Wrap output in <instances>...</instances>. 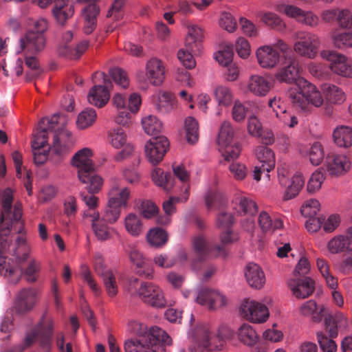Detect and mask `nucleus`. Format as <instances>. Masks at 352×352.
I'll list each match as a JSON object with an SVG mask.
<instances>
[{
    "instance_id": "32",
    "label": "nucleus",
    "mask_w": 352,
    "mask_h": 352,
    "mask_svg": "<svg viewBox=\"0 0 352 352\" xmlns=\"http://www.w3.org/2000/svg\"><path fill=\"white\" fill-rule=\"evenodd\" d=\"M95 270L98 275L102 278L108 295L114 297L118 293L116 277L111 271L105 268L100 258L95 265Z\"/></svg>"
},
{
    "instance_id": "41",
    "label": "nucleus",
    "mask_w": 352,
    "mask_h": 352,
    "mask_svg": "<svg viewBox=\"0 0 352 352\" xmlns=\"http://www.w3.org/2000/svg\"><path fill=\"white\" fill-rule=\"evenodd\" d=\"M109 93L103 85H95L92 87L87 95V100L89 104L97 107H102L109 101Z\"/></svg>"
},
{
    "instance_id": "6",
    "label": "nucleus",
    "mask_w": 352,
    "mask_h": 352,
    "mask_svg": "<svg viewBox=\"0 0 352 352\" xmlns=\"http://www.w3.org/2000/svg\"><path fill=\"white\" fill-rule=\"evenodd\" d=\"M142 104L141 96L136 92L126 96L124 94L116 92L111 98V105L116 111L113 120L118 125L129 126L131 122V113H137Z\"/></svg>"
},
{
    "instance_id": "49",
    "label": "nucleus",
    "mask_w": 352,
    "mask_h": 352,
    "mask_svg": "<svg viewBox=\"0 0 352 352\" xmlns=\"http://www.w3.org/2000/svg\"><path fill=\"white\" fill-rule=\"evenodd\" d=\"M148 244L155 248L164 246L168 241V234L165 230L158 228L150 229L146 234Z\"/></svg>"
},
{
    "instance_id": "60",
    "label": "nucleus",
    "mask_w": 352,
    "mask_h": 352,
    "mask_svg": "<svg viewBox=\"0 0 352 352\" xmlns=\"http://www.w3.org/2000/svg\"><path fill=\"white\" fill-rule=\"evenodd\" d=\"M324 180L325 176L321 171L316 170L314 172L307 182V192L311 194H314L319 191Z\"/></svg>"
},
{
    "instance_id": "40",
    "label": "nucleus",
    "mask_w": 352,
    "mask_h": 352,
    "mask_svg": "<svg viewBox=\"0 0 352 352\" xmlns=\"http://www.w3.org/2000/svg\"><path fill=\"white\" fill-rule=\"evenodd\" d=\"M79 180L86 184V189L89 193H98L102 188L104 181L102 177L94 170L87 171L78 176Z\"/></svg>"
},
{
    "instance_id": "30",
    "label": "nucleus",
    "mask_w": 352,
    "mask_h": 352,
    "mask_svg": "<svg viewBox=\"0 0 352 352\" xmlns=\"http://www.w3.org/2000/svg\"><path fill=\"white\" fill-rule=\"evenodd\" d=\"M93 153L89 148H83L77 151L72 159V164L78 170V176L87 171L94 170V165L91 160Z\"/></svg>"
},
{
    "instance_id": "51",
    "label": "nucleus",
    "mask_w": 352,
    "mask_h": 352,
    "mask_svg": "<svg viewBox=\"0 0 352 352\" xmlns=\"http://www.w3.org/2000/svg\"><path fill=\"white\" fill-rule=\"evenodd\" d=\"M233 138L234 130L231 123L228 121L223 122L217 139L219 148H223L224 147L229 146L232 144Z\"/></svg>"
},
{
    "instance_id": "45",
    "label": "nucleus",
    "mask_w": 352,
    "mask_h": 352,
    "mask_svg": "<svg viewBox=\"0 0 352 352\" xmlns=\"http://www.w3.org/2000/svg\"><path fill=\"white\" fill-rule=\"evenodd\" d=\"M155 105L158 111L167 113L176 108L177 101L172 94L162 91L158 94Z\"/></svg>"
},
{
    "instance_id": "53",
    "label": "nucleus",
    "mask_w": 352,
    "mask_h": 352,
    "mask_svg": "<svg viewBox=\"0 0 352 352\" xmlns=\"http://www.w3.org/2000/svg\"><path fill=\"white\" fill-rule=\"evenodd\" d=\"M233 45L231 43H223L219 50L214 54V59L223 67L233 63Z\"/></svg>"
},
{
    "instance_id": "61",
    "label": "nucleus",
    "mask_w": 352,
    "mask_h": 352,
    "mask_svg": "<svg viewBox=\"0 0 352 352\" xmlns=\"http://www.w3.org/2000/svg\"><path fill=\"white\" fill-rule=\"evenodd\" d=\"M219 24L222 29L230 33L234 32L238 27L236 19L228 12L221 13Z\"/></svg>"
},
{
    "instance_id": "2",
    "label": "nucleus",
    "mask_w": 352,
    "mask_h": 352,
    "mask_svg": "<svg viewBox=\"0 0 352 352\" xmlns=\"http://www.w3.org/2000/svg\"><path fill=\"white\" fill-rule=\"evenodd\" d=\"M22 217V206L15 204L12 216L10 212L6 214L0 212V258H6L8 254L13 256L15 265L0 263V272L5 270L4 276L13 284L19 282L22 274L19 263L27 259L30 248L24 236H19L15 240L12 250L10 248L11 241L10 232L13 221H18ZM12 260V258H10Z\"/></svg>"
},
{
    "instance_id": "58",
    "label": "nucleus",
    "mask_w": 352,
    "mask_h": 352,
    "mask_svg": "<svg viewBox=\"0 0 352 352\" xmlns=\"http://www.w3.org/2000/svg\"><path fill=\"white\" fill-rule=\"evenodd\" d=\"M189 197V186H186L185 190L179 197H171L163 203V209L166 214H173L176 209L175 204L178 202H185Z\"/></svg>"
},
{
    "instance_id": "8",
    "label": "nucleus",
    "mask_w": 352,
    "mask_h": 352,
    "mask_svg": "<svg viewBox=\"0 0 352 352\" xmlns=\"http://www.w3.org/2000/svg\"><path fill=\"white\" fill-rule=\"evenodd\" d=\"M265 302L245 298L239 306V314L245 320L254 324L265 322L270 318V311Z\"/></svg>"
},
{
    "instance_id": "43",
    "label": "nucleus",
    "mask_w": 352,
    "mask_h": 352,
    "mask_svg": "<svg viewBox=\"0 0 352 352\" xmlns=\"http://www.w3.org/2000/svg\"><path fill=\"white\" fill-rule=\"evenodd\" d=\"M258 223L261 230L265 233L272 234L283 228V223L280 219H272L268 212L261 211L258 215Z\"/></svg>"
},
{
    "instance_id": "64",
    "label": "nucleus",
    "mask_w": 352,
    "mask_h": 352,
    "mask_svg": "<svg viewBox=\"0 0 352 352\" xmlns=\"http://www.w3.org/2000/svg\"><path fill=\"white\" fill-rule=\"evenodd\" d=\"M316 338L323 352H336L338 346L334 340L328 338L322 331L316 332Z\"/></svg>"
},
{
    "instance_id": "16",
    "label": "nucleus",
    "mask_w": 352,
    "mask_h": 352,
    "mask_svg": "<svg viewBox=\"0 0 352 352\" xmlns=\"http://www.w3.org/2000/svg\"><path fill=\"white\" fill-rule=\"evenodd\" d=\"M169 146L168 139L163 135L157 136L149 140L144 146L146 159L153 165L161 162Z\"/></svg>"
},
{
    "instance_id": "14",
    "label": "nucleus",
    "mask_w": 352,
    "mask_h": 352,
    "mask_svg": "<svg viewBox=\"0 0 352 352\" xmlns=\"http://www.w3.org/2000/svg\"><path fill=\"white\" fill-rule=\"evenodd\" d=\"M46 45L45 36L36 34L33 31H27L21 37L16 48V53L23 54H38L42 52Z\"/></svg>"
},
{
    "instance_id": "24",
    "label": "nucleus",
    "mask_w": 352,
    "mask_h": 352,
    "mask_svg": "<svg viewBox=\"0 0 352 352\" xmlns=\"http://www.w3.org/2000/svg\"><path fill=\"white\" fill-rule=\"evenodd\" d=\"M107 201L126 208L131 196V190L127 186H121L118 180L112 179L107 194Z\"/></svg>"
},
{
    "instance_id": "15",
    "label": "nucleus",
    "mask_w": 352,
    "mask_h": 352,
    "mask_svg": "<svg viewBox=\"0 0 352 352\" xmlns=\"http://www.w3.org/2000/svg\"><path fill=\"white\" fill-rule=\"evenodd\" d=\"M163 344L160 338L136 337L126 340L124 343V352H163Z\"/></svg>"
},
{
    "instance_id": "56",
    "label": "nucleus",
    "mask_w": 352,
    "mask_h": 352,
    "mask_svg": "<svg viewBox=\"0 0 352 352\" xmlns=\"http://www.w3.org/2000/svg\"><path fill=\"white\" fill-rule=\"evenodd\" d=\"M184 129L186 140L190 144H195L199 139V124L197 120L188 116L184 120Z\"/></svg>"
},
{
    "instance_id": "22",
    "label": "nucleus",
    "mask_w": 352,
    "mask_h": 352,
    "mask_svg": "<svg viewBox=\"0 0 352 352\" xmlns=\"http://www.w3.org/2000/svg\"><path fill=\"white\" fill-rule=\"evenodd\" d=\"M83 217L90 219L93 232L98 240L104 241L111 238V231L113 229L108 226V223L101 219L99 212H84Z\"/></svg>"
},
{
    "instance_id": "28",
    "label": "nucleus",
    "mask_w": 352,
    "mask_h": 352,
    "mask_svg": "<svg viewBox=\"0 0 352 352\" xmlns=\"http://www.w3.org/2000/svg\"><path fill=\"white\" fill-rule=\"evenodd\" d=\"M52 12L56 23L60 26H65L73 16L74 7L69 0H54Z\"/></svg>"
},
{
    "instance_id": "44",
    "label": "nucleus",
    "mask_w": 352,
    "mask_h": 352,
    "mask_svg": "<svg viewBox=\"0 0 352 352\" xmlns=\"http://www.w3.org/2000/svg\"><path fill=\"white\" fill-rule=\"evenodd\" d=\"M349 245L350 241L347 236L337 234L328 241L326 248L329 254L335 255L344 252Z\"/></svg>"
},
{
    "instance_id": "35",
    "label": "nucleus",
    "mask_w": 352,
    "mask_h": 352,
    "mask_svg": "<svg viewBox=\"0 0 352 352\" xmlns=\"http://www.w3.org/2000/svg\"><path fill=\"white\" fill-rule=\"evenodd\" d=\"M299 313L304 317H310L313 322H320L322 320L323 313L327 308L324 305L318 307L316 302L309 300L299 307Z\"/></svg>"
},
{
    "instance_id": "12",
    "label": "nucleus",
    "mask_w": 352,
    "mask_h": 352,
    "mask_svg": "<svg viewBox=\"0 0 352 352\" xmlns=\"http://www.w3.org/2000/svg\"><path fill=\"white\" fill-rule=\"evenodd\" d=\"M166 67L164 62L157 58H150L145 65V74L139 72L137 79L140 84L161 85L164 78Z\"/></svg>"
},
{
    "instance_id": "10",
    "label": "nucleus",
    "mask_w": 352,
    "mask_h": 352,
    "mask_svg": "<svg viewBox=\"0 0 352 352\" xmlns=\"http://www.w3.org/2000/svg\"><path fill=\"white\" fill-rule=\"evenodd\" d=\"M107 141L115 149H122L114 156L116 162L130 157L135 151L134 146L128 141L126 132L121 128L114 127L107 132Z\"/></svg>"
},
{
    "instance_id": "59",
    "label": "nucleus",
    "mask_w": 352,
    "mask_h": 352,
    "mask_svg": "<svg viewBox=\"0 0 352 352\" xmlns=\"http://www.w3.org/2000/svg\"><path fill=\"white\" fill-rule=\"evenodd\" d=\"M320 210L319 201L314 198L305 200L300 208V212L305 217H315Z\"/></svg>"
},
{
    "instance_id": "23",
    "label": "nucleus",
    "mask_w": 352,
    "mask_h": 352,
    "mask_svg": "<svg viewBox=\"0 0 352 352\" xmlns=\"http://www.w3.org/2000/svg\"><path fill=\"white\" fill-rule=\"evenodd\" d=\"M272 88V83L266 77L260 74H252L249 76L245 91L256 97L266 96Z\"/></svg>"
},
{
    "instance_id": "39",
    "label": "nucleus",
    "mask_w": 352,
    "mask_h": 352,
    "mask_svg": "<svg viewBox=\"0 0 352 352\" xmlns=\"http://www.w3.org/2000/svg\"><path fill=\"white\" fill-rule=\"evenodd\" d=\"M213 97L217 104L221 107H229L234 100L232 89L225 85H218L213 89Z\"/></svg>"
},
{
    "instance_id": "5",
    "label": "nucleus",
    "mask_w": 352,
    "mask_h": 352,
    "mask_svg": "<svg viewBox=\"0 0 352 352\" xmlns=\"http://www.w3.org/2000/svg\"><path fill=\"white\" fill-rule=\"evenodd\" d=\"M126 290L131 296H138L153 307L163 308L166 305L163 290L153 283L140 281L137 278L131 277L128 280Z\"/></svg>"
},
{
    "instance_id": "11",
    "label": "nucleus",
    "mask_w": 352,
    "mask_h": 352,
    "mask_svg": "<svg viewBox=\"0 0 352 352\" xmlns=\"http://www.w3.org/2000/svg\"><path fill=\"white\" fill-rule=\"evenodd\" d=\"M278 179L280 186L284 188L283 201L295 198L305 184L302 176L300 174L289 176V171L285 168H278Z\"/></svg>"
},
{
    "instance_id": "27",
    "label": "nucleus",
    "mask_w": 352,
    "mask_h": 352,
    "mask_svg": "<svg viewBox=\"0 0 352 352\" xmlns=\"http://www.w3.org/2000/svg\"><path fill=\"white\" fill-rule=\"evenodd\" d=\"M287 285L293 295L300 299L308 298L315 289V281L310 277L302 280L292 278L288 280Z\"/></svg>"
},
{
    "instance_id": "9",
    "label": "nucleus",
    "mask_w": 352,
    "mask_h": 352,
    "mask_svg": "<svg viewBox=\"0 0 352 352\" xmlns=\"http://www.w3.org/2000/svg\"><path fill=\"white\" fill-rule=\"evenodd\" d=\"M294 38L296 41L293 48L297 54L310 59L317 56L320 46V40L317 34L310 32L298 31L295 33Z\"/></svg>"
},
{
    "instance_id": "52",
    "label": "nucleus",
    "mask_w": 352,
    "mask_h": 352,
    "mask_svg": "<svg viewBox=\"0 0 352 352\" xmlns=\"http://www.w3.org/2000/svg\"><path fill=\"white\" fill-rule=\"evenodd\" d=\"M121 206L107 201L102 210L101 219L109 224L116 223L121 216Z\"/></svg>"
},
{
    "instance_id": "26",
    "label": "nucleus",
    "mask_w": 352,
    "mask_h": 352,
    "mask_svg": "<svg viewBox=\"0 0 352 352\" xmlns=\"http://www.w3.org/2000/svg\"><path fill=\"white\" fill-rule=\"evenodd\" d=\"M244 275L248 285L255 289L263 288L266 283V277L262 267L255 263H248L244 269Z\"/></svg>"
},
{
    "instance_id": "34",
    "label": "nucleus",
    "mask_w": 352,
    "mask_h": 352,
    "mask_svg": "<svg viewBox=\"0 0 352 352\" xmlns=\"http://www.w3.org/2000/svg\"><path fill=\"white\" fill-rule=\"evenodd\" d=\"M333 143L340 148L352 146V127L346 125L336 126L332 133Z\"/></svg>"
},
{
    "instance_id": "31",
    "label": "nucleus",
    "mask_w": 352,
    "mask_h": 352,
    "mask_svg": "<svg viewBox=\"0 0 352 352\" xmlns=\"http://www.w3.org/2000/svg\"><path fill=\"white\" fill-rule=\"evenodd\" d=\"M37 298V292L34 289H23L16 295L14 308L18 313L29 311L34 307Z\"/></svg>"
},
{
    "instance_id": "57",
    "label": "nucleus",
    "mask_w": 352,
    "mask_h": 352,
    "mask_svg": "<svg viewBox=\"0 0 352 352\" xmlns=\"http://www.w3.org/2000/svg\"><path fill=\"white\" fill-rule=\"evenodd\" d=\"M307 157L314 166L320 164L324 158V151L319 142H314L307 152Z\"/></svg>"
},
{
    "instance_id": "4",
    "label": "nucleus",
    "mask_w": 352,
    "mask_h": 352,
    "mask_svg": "<svg viewBox=\"0 0 352 352\" xmlns=\"http://www.w3.org/2000/svg\"><path fill=\"white\" fill-rule=\"evenodd\" d=\"M208 327H203L197 331L194 345L190 346L191 352H208V350H221L227 339L232 336V331L225 323L220 324L215 336H210Z\"/></svg>"
},
{
    "instance_id": "13",
    "label": "nucleus",
    "mask_w": 352,
    "mask_h": 352,
    "mask_svg": "<svg viewBox=\"0 0 352 352\" xmlns=\"http://www.w3.org/2000/svg\"><path fill=\"white\" fill-rule=\"evenodd\" d=\"M67 122L65 123L58 122L55 124L53 143L52 147V152L57 155H61L67 153L71 148L74 145L75 140L72 133L64 127H60L67 124L69 122L68 118L64 115Z\"/></svg>"
},
{
    "instance_id": "18",
    "label": "nucleus",
    "mask_w": 352,
    "mask_h": 352,
    "mask_svg": "<svg viewBox=\"0 0 352 352\" xmlns=\"http://www.w3.org/2000/svg\"><path fill=\"white\" fill-rule=\"evenodd\" d=\"M196 301L209 309L217 310L225 307L228 299L219 290L205 288L199 292Z\"/></svg>"
},
{
    "instance_id": "33",
    "label": "nucleus",
    "mask_w": 352,
    "mask_h": 352,
    "mask_svg": "<svg viewBox=\"0 0 352 352\" xmlns=\"http://www.w3.org/2000/svg\"><path fill=\"white\" fill-rule=\"evenodd\" d=\"M129 258L132 263L136 267L137 273L145 278H154V270L151 266L147 265L146 258L138 250L133 249L129 253Z\"/></svg>"
},
{
    "instance_id": "63",
    "label": "nucleus",
    "mask_w": 352,
    "mask_h": 352,
    "mask_svg": "<svg viewBox=\"0 0 352 352\" xmlns=\"http://www.w3.org/2000/svg\"><path fill=\"white\" fill-rule=\"evenodd\" d=\"M234 50L237 55L242 59H247L251 54L250 42L244 37L239 36L234 43Z\"/></svg>"
},
{
    "instance_id": "47",
    "label": "nucleus",
    "mask_w": 352,
    "mask_h": 352,
    "mask_svg": "<svg viewBox=\"0 0 352 352\" xmlns=\"http://www.w3.org/2000/svg\"><path fill=\"white\" fill-rule=\"evenodd\" d=\"M97 120V113L92 108H85L81 111L76 118V127L83 130L91 126Z\"/></svg>"
},
{
    "instance_id": "20",
    "label": "nucleus",
    "mask_w": 352,
    "mask_h": 352,
    "mask_svg": "<svg viewBox=\"0 0 352 352\" xmlns=\"http://www.w3.org/2000/svg\"><path fill=\"white\" fill-rule=\"evenodd\" d=\"M132 329L137 337H144L145 339L160 338L162 340L164 345H170L172 339L168 334L157 327H152L148 329L147 326L139 321H133L131 322Z\"/></svg>"
},
{
    "instance_id": "46",
    "label": "nucleus",
    "mask_w": 352,
    "mask_h": 352,
    "mask_svg": "<svg viewBox=\"0 0 352 352\" xmlns=\"http://www.w3.org/2000/svg\"><path fill=\"white\" fill-rule=\"evenodd\" d=\"M88 47L89 42L83 40L78 43L74 49H72L69 45H61L58 48V53L60 56L71 59H77L87 50Z\"/></svg>"
},
{
    "instance_id": "54",
    "label": "nucleus",
    "mask_w": 352,
    "mask_h": 352,
    "mask_svg": "<svg viewBox=\"0 0 352 352\" xmlns=\"http://www.w3.org/2000/svg\"><path fill=\"white\" fill-rule=\"evenodd\" d=\"M142 125L144 132L149 135H156L162 129V122L152 115L146 116L142 119Z\"/></svg>"
},
{
    "instance_id": "17",
    "label": "nucleus",
    "mask_w": 352,
    "mask_h": 352,
    "mask_svg": "<svg viewBox=\"0 0 352 352\" xmlns=\"http://www.w3.org/2000/svg\"><path fill=\"white\" fill-rule=\"evenodd\" d=\"M320 56L331 63L330 68L335 74L343 77H352V66L344 55L331 50H322Z\"/></svg>"
},
{
    "instance_id": "36",
    "label": "nucleus",
    "mask_w": 352,
    "mask_h": 352,
    "mask_svg": "<svg viewBox=\"0 0 352 352\" xmlns=\"http://www.w3.org/2000/svg\"><path fill=\"white\" fill-rule=\"evenodd\" d=\"M255 155L263 169L266 170V176L269 178V173L274 168L276 164L274 153L267 146H259L255 150Z\"/></svg>"
},
{
    "instance_id": "1",
    "label": "nucleus",
    "mask_w": 352,
    "mask_h": 352,
    "mask_svg": "<svg viewBox=\"0 0 352 352\" xmlns=\"http://www.w3.org/2000/svg\"><path fill=\"white\" fill-rule=\"evenodd\" d=\"M300 65L292 55H284L283 66L274 74L280 82L295 83L289 89V98L293 106L303 113H311L314 108L323 105V98L317 87L302 77H299Z\"/></svg>"
},
{
    "instance_id": "25",
    "label": "nucleus",
    "mask_w": 352,
    "mask_h": 352,
    "mask_svg": "<svg viewBox=\"0 0 352 352\" xmlns=\"http://www.w3.org/2000/svg\"><path fill=\"white\" fill-rule=\"evenodd\" d=\"M324 326L330 337L335 338L339 331L346 332L349 327L346 315L340 311H336L333 315H329L324 319Z\"/></svg>"
},
{
    "instance_id": "29",
    "label": "nucleus",
    "mask_w": 352,
    "mask_h": 352,
    "mask_svg": "<svg viewBox=\"0 0 352 352\" xmlns=\"http://www.w3.org/2000/svg\"><path fill=\"white\" fill-rule=\"evenodd\" d=\"M186 34L185 36V47L192 52L199 51V46L204 38V29L194 23L185 24Z\"/></svg>"
},
{
    "instance_id": "21",
    "label": "nucleus",
    "mask_w": 352,
    "mask_h": 352,
    "mask_svg": "<svg viewBox=\"0 0 352 352\" xmlns=\"http://www.w3.org/2000/svg\"><path fill=\"white\" fill-rule=\"evenodd\" d=\"M320 92L323 98V103L324 101L327 104L325 109L328 114L332 113L331 105H340L344 103L346 99L344 91L339 87L333 84H324L321 88Z\"/></svg>"
},
{
    "instance_id": "3",
    "label": "nucleus",
    "mask_w": 352,
    "mask_h": 352,
    "mask_svg": "<svg viewBox=\"0 0 352 352\" xmlns=\"http://www.w3.org/2000/svg\"><path fill=\"white\" fill-rule=\"evenodd\" d=\"M67 122V119L63 114H54L50 118H43L40 121L32 142L34 160L36 165L43 164L47 160L49 151L52 150L47 144V130L54 129L55 124L58 122Z\"/></svg>"
},
{
    "instance_id": "19",
    "label": "nucleus",
    "mask_w": 352,
    "mask_h": 352,
    "mask_svg": "<svg viewBox=\"0 0 352 352\" xmlns=\"http://www.w3.org/2000/svg\"><path fill=\"white\" fill-rule=\"evenodd\" d=\"M351 168V161L345 153H339L329 155L325 163V168L329 175L340 177L346 174Z\"/></svg>"
},
{
    "instance_id": "42",
    "label": "nucleus",
    "mask_w": 352,
    "mask_h": 352,
    "mask_svg": "<svg viewBox=\"0 0 352 352\" xmlns=\"http://www.w3.org/2000/svg\"><path fill=\"white\" fill-rule=\"evenodd\" d=\"M238 237L236 234L230 229L227 228L226 231L220 234V240L221 245H217L213 247L211 250L212 255L215 257H226L228 252L225 246L230 245L236 241Z\"/></svg>"
},
{
    "instance_id": "50",
    "label": "nucleus",
    "mask_w": 352,
    "mask_h": 352,
    "mask_svg": "<svg viewBox=\"0 0 352 352\" xmlns=\"http://www.w3.org/2000/svg\"><path fill=\"white\" fill-rule=\"evenodd\" d=\"M237 336L241 342L248 346L254 345L258 340L256 331L248 324L240 326L237 330Z\"/></svg>"
},
{
    "instance_id": "7",
    "label": "nucleus",
    "mask_w": 352,
    "mask_h": 352,
    "mask_svg": "<svg viewBox=\"0 0 352 352\" xmlns=\"http://www.w3.org/2000/svg\"><path fill=\"white\" fill-rule=\"evenodd\" d=\"M290 52L289 45L283 39L276 38L272 44H265L258 47L255 52V56L258 65L265 69L276 67L280 58Z\"/></svg>"
},
{
    "instance_id": "37",
    "label": "nucleus",
    "mask_w": 352,
    "mask_h": 352,
    "mask_svg": "<svg viewBox=\"0 0 352 352\" xmlns=\"http://www.w3.org/2000/svg\"><path fill=\"white\" fill-rule=\"evenodd\" d=\"M260 21L272 30L283 33L287 30L285 21L277 14L271 11L260 12L258 14Z\"/></svg>"
},
{
    "instance_id": "38",
    "label": "nucleus",
    "mask_w": 352,
    "mask_h": 352,
    "mask_svg": "<svg viewBox=\"0 0 352 352\" xmlns=\"http://www.w3.org/2000/svg\"><path fill=\"white\" fill-rule=\"evenodd\" d=\"M123 226L126 232L131 236L137 237L144 232V224L140 215L129 212L123 218Z\"/></svg>"
},
{
    "instance_id": "48",
    "label": "nucleus",
    "mask_w": 352,
    "mask_h": 352,
    "mask_svg": "<svg viewBox=\"0 0 352 352\" xmlns=\"http://www.w3.org/2000/svg\"><path fill=\"white\" fill-rule=\"evenodd\" d=\"M234 203V209L240 215H253L257 210L256 203L247 197H238Z\"/></svg>"
},
{
    "instance_id": "62",
    "label": "nucleus",
    "mask_w": 352,
    "mask_h": 352,
    "mask_svg": "<svg viewBox=\"0 0 352 352\" xmlns=\"http://www.w3.org/2000/svg\"><path fill=\"white\" fill-rule=\"evenodd\" d=\"M110 76L114 82L120 88L126 89L129 87L130 80L125 71L120 68H113L110 70Z\"/></svg>"
},
{
    "instance_id": "55",
    "label": "nucleus",
    "mask_w": 352,
    "mask_h": 352,
    "mask_svg": "<svg viewBox=\"0 0 352 352\" xmlns=\"http://www.w3.org/2000/svg\"><path fill=\"white\" fill-rule=\"evenodd\" d=\"M36 56V54H24L25 65L28 68L25 72L27 80H31L37 78L42 72V69Z\"/></svg>"
}]
</instances>
